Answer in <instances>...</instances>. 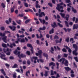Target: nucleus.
<instances>
[{"label":"nucleus","instance_id":"obj_1","mask_svg":"<svg viewBox=\"0 0 78 78\" xmlns=\"http://www.w3.org/2000/svg\"><path fill=\"white\" fill-rule=\"evenodd\" d=\"M58 62H62L61 64H64V65L65 66H67V67L68 66L69 62L68 60H66V58H62L60 59L58 61Z\"/></svg>","mask_w":78,"mask_h":78},{"label":"nucleus","instance_id":"obj_2","mask_svg":"<svg viewBox=\"0 0 78 78\" xmlns=\"http://www.w3.org/2000/svg\"><path fill=\"white\" fill-rule=\"evenodd\" d=\"M73 48H75V49L74 51H73V54L74 55L77 56L78 55V53L76 52L77 51V50H78V46L76 44H73Z\"/></svg>","mask_w":78,"mask_h":78},{"label":"nucleus","instance_id":"obj_3","mask_svg":"<svg viewBox=\"0 0 78 78\" xmlns=\"http://www.w3.org/2000/svg\"><path fill=\"white\" fill-rule=\"evenodd\" d=\"M64 69L66 70L67 72L70 71V70H71L70 73H72L73 74L74 73V72H73V71L72 70H71V68H69V67H64Z\"/></svg>","mask_w":78,"mask_h":78},{"label":"nucleus","instance_id":"obj_4","mask_svg":"<svg viewBox=\"0 0 78 78\" xmlns=\"http://www.w3.org/2000/svg\"><path fill=\"white\" fill-rule=\"evenodd\" d=\"M18 57H19L20 59H21L22 58H25L26 57V55H24L23 53H22L20 55H18Z\"/></svg>","mask_w":78,"mask_h":78},{"label":"nucleus","instance_id":"obj_5","mask_svg":"<svg viewBox=\"0 0 78 78\" xmlns=\"http://www.w3.org/2000/svg\"><path fill=\"white\" fill-rule=\"evenodd\" d=\"M9 28L12 31H16V27L14 26H9Z\"/></svg>","mask_w":78,"mask_h":78},{"label":"nucleus","instance_id":"obj_6","mask_svg":"<svg viewBox=\"0 0 78 78\" xmlns=\"http://www.w3.org/2000/svg\"><path fill=\"white\" fill-rule=\"evenodd\" d=\"M45 29H46V27L45 26H43V28L40 27L39 29L38 30V31H39V32L41 33V30L44 31V30H45Z\"/></svg>","mask_w":78,"mask_h":78},{"label":"nucleus","instance_id":"obj_7","mask_svg":"<svg viewBox=\"0 0 78 78\" xmlns=\"http://www.w3.org/2000/svg\"><path fill=\"white\" fill-rule=\"evenodd\" d=\"M51 27H52L53 28H55L56 27H58V25L56 24V22H54L53 23V24H51Z\"/></svg>","mask_w":78,"mask_h":78},{"label":"nucleus","instance_id":"obj_8","mask_svg":"<svg viewBox=\"0 0 78 78\" xmlns=\"http://www.w3.org/2000/svg\"><path fill=\"white\" fill-rule=\"evenodd\" d=\"M0 57L2 59H3L4 60H6V59L5 58H3V57H5V55L4 54H2V53H1L0 54Z\"/></svg>","mask_w":78,"mask_h":78},{"label":"nucleus","instance_id":"obj_9","mask_svg":"<svg viewBox=\"0 0 78 78\" xmlns=\"http://www.w3.org/2000/svg\"><path fill=\"white\" fill-rule=\"evenodd\" d=\"M45 16V13L44 12H41V13L39 14V17H42V16Z\"/></svg>","mask_w":78,"mask_h":78},{"label":"nucleus","instance_id":"obj_10","mask_svg":"<svg viewBox=\"0 0 78 78\" xmlns=\"http://www.w3.org/2000/svg\"><path fill=\"white\" fill-rule=\"evenodd\" d=\"M62 38H60V39L59 41L58 40V39H56L55 40V42L56 43V44H58V43H61V42L62 41Z\"/></svg>","mask_w":78,"mask_h":78},{"label":"nucleus","instance_id":"obj_11","mask_svg":"<svg viewBox=\"0 0 78 78\" xmlns=\"http://www.w3.org/2000/svg\"><path fill=\"white\" fill-rule=\"evenodd\" d=\"M39 20H40V22L41 23H43V24H44L45 23V20H42V19L41 18H39Z\"/></svg>","mask_w":78,"mask_h":78},{"label":"nucleus","instance_id":"obj_12","mask_svg":"<svg viewBox=\"0 0 78 78\" xmlns=\"http://www.w3.org/2000/svg\"><path fill=\"white\" fill-rule=\"evenodd\" d=\"M3 37L2 38V40L5 43H7V40H6V38H7V36H3Z\"/></svg>","mask_w":78,"mask_h":78},{"label":"nucleus","instance_id":"obj_13","mask_svg":"<svg viewBox=\"0 0 78 78\" xmlns=\"http://www.w3.org/2000/svg\"><path fill=\"white\" fill-rule=\"evenodd\" d=\"M39 2L37 1H36V8H41V6H40V5H39Z\"/></svg>","mask_w":78,"mask_h":78},{"label":"nucleus","instance_id":"obj_14","mask_svg":"<svg viewBox=\"0 0 78 78\" xmlns=\"http://www.w3.org/2000/svg\"><path fill=\"white\" fill-rule=\"evenodd\" d=\"M78 28V24H74L73 26V30H75V29H76L77 30Z\"/></svg>","mask_w":78,"mask_h":78},{"label":"nucleus","instance_id":"obj_15","mask_svg":"<svg viewBox=\"0 0 78 78\" xmlns=\"http://www.w3.org/2000/svg\"><path fill=\"white\" fill-rule=\"evenodd\" d=\"M0 71H1V73H3L4 76H6V73H5V71H4V69H0Z\"/></svg>","mask_w":78,"mask_h":78},{"label":"nucleus","instance_id":"obj_16","mask_svg":"<svg viewBox=\"0 0 78 78\" xmlns=\"http://www.w3.org/2000/svg\"><path fill=\"white\" fill-rule=\"evenodd\" d=\"M16 8V6L15 5H14L12 8H11V12L12 13V12H14V9Z\"/></svg>","mask_w":78,"mask_h":78},{"label":"nucleus","instance_id":"obj_17","mask_svg":"<svg viewBox=\"0 0 78 78\" xmlns=\"http://www.w3.org/2000/svg\"><path fill=\"white\" fill-rule=\"evenodd\" d=\"M39 61L40 62H41V63H43L44 62V60L41 59H37V62L38 63H39Z\"/></svg>","mask_w":78,"mask_h":78},{"label":"nucleus","instance_id":"obj_18","mask_svg":"<svg viewBox=\"0 0 78 78\" xmlns=\"http://www.w3.org/2000/svg\"><path fill=\"white\" fill-rule=\"evenodd\" d=\"M69 17H70L69 15L67 14L66 15V16L64 17V19H66V20L68 21V20H69Z\"/></svg>","mask_w":78,"mask_h":78},{"label":"nucleus","instance_id":"obj_19","mask_svg":"<svg viewBox=\"0 0 78 78\" xmlns=\"http://www.w3.org/2000/svg\"><path fill=\"white\" fill-rule=\"evenodd\" d=\"M71 8L72 11H73L74 13H76V12H77V11H76V9H75L72 6L71 7Z\"/></svg>","mask_w":78,"mask_h":78},{"label":"nucleus","instance_id":"obj_20","mask_svg":"<svg viewBox=\"0 0 78 78\" xmlns=\"http://www.w3.org/2000/svg\"><path fill=\"white\" fill-rule=\"evenodd\" d=\"M56 9L58 10V11H60V10H61V9H63V7L62 6H59V8L58 9V7L56 8Z\"/></svg>","mask_w":78,"mask_h":78},{"label":"nucleus","instance_id":"obj_21","mask_svg":"<svg viewBox=\"0 0 78 78\" xmlns=\"http://www.w3.org/2000/svg\"><path fill=\"white\" fill-rule=\"evenodd\" d=\"M48 71H45V73L44 74V76L47 77V76H48Z\"/></svg>","mask_w":78,"mask_h":78},{"label":"nucleus","instance_id":"obj_22","mask_svg":"<svg viewBox=\"0 0 78 78\" xmlns=\"http://www.w3.org/2000/svg\"><path fill=\"white\" fill-rule=\"evenodd\" d=\"M55 66V63H54L53 62H51L49 63V66Z\"/></svg>","mask_w":78,"mask_h":78},{"label":"nucleus","instance_id":"obj_23","mask_svg":"<svg viewBox=\"0 0 78 78\" xmlns=\"http://www.w3.org/2000/svg\"><path fill=\"white\" fill-rule=\"evenodd\" d=\"M62 5H63V2H62L60 3L59 4H57V6L58 7V9H59V6H62Z\"/></svg>","mask_w":78,"mask_h":78},{"label":"nucleus","instance_id":"obj_24","mask_svg":"<svg viewBox=\"0 0 78 78\" xmlns=\"http://www.w3.org/2000/svg\"><path fill=\"white\" fill-rule=\"evenodd\" d=\"M27 46L28 47H30V48L31 49L33 48L31 44H28L27 45Z\"/></svg>","mask_w":78,"mask_h":78},{"label":"nucleus","instance_id":"obj_25","mask_svg":"<svg viewBox=\"0 0 78 78\" xmlns=\"http://www.w3.org/2000/svg\"><path fill=\"white\" fill-rule=\"evenodd\" d=\"M50 51L51 52L52 54H53V53H54V52H53V51H54V49H53V47H51V50Z\"/></svg>","mask_w":78,"mask_h":78},{"label":"nucleus","instance_id":"obj_26","mask_svg":"<svg viewBox=\"0 0 78 78\" xmlns=\"http://www.w3.org/2000/svg\"><path fill=\"white\" fill-rule=\"evenodd\" d=\"M16 22L19 25H21V22H22V21H21V20H16Z\"/></svg>","mask_w":78,"mask_h":78},{"label":"nucleus","instance_id":"obj_27","mask_svg":"<svg viewBox=\"0 0 78 78\" xmlns=\"http://www.w3.org/2000/svg\"><path fill=\"white\" fill-rule=\"evenodd\" d=\"M60 14L61 16H62V18H64V17H65V16L66 15L65 14L61 13H60Z\"/></svg>","mask_w":78,"mask_h":78},{"label":"nucleus","instance_id":"obj_28","mask_svg":"<svg viewBox=\"0 0 78 78\" xmlns=\"http://www.w3.org/2000/svg\"><path fill=\"white\" fill-rule=\"evenodd\" d=\"M54 33V29L53 28L51 30L49 31V34H51V33Z\"/></svg>","mask_w":78,"mask_h":78},{"label":"nucleus","instance_id":"obj_29","mask_svg":"<svg viewBox=\"0 0 78 78\" xmlns=\"http://www.w3.org/2000/svg\"><path fill=\"white\" fill-rule=\"evenodd\" d=\"M28 73H29V74H30V70H28L26 72V75L28 77Z\"/></svg>","mask_w":78,"mask_h":78},{"label":"nucleus","instance_id":"obj_30","mask_svg":"<svg viewBox=\"0 0 78 78\" xmlns=\"http://www.w3.org/2000/svg\"><path fill=\"white\" fill-rule=\"evenodd\" d=\"M2 46L3 47H4V48H6V47H7L6 44L5 43H2Z\"/></svg>","mask_w":78,"mask_h":78},{"label":"nucleus","instance_id":"obj_31","mask_svg":"<svg viewBox=\"0 0 78 78\" xmlns=\"http://www.w3.org/2000/svg\"><path fill=\"white\" fill-rule=\"evenodd\" d=\"M17 67H18V65L16 64H15L12 67V68H17Z\"/></svg>","mask_w":78,"mask_h":78},{"label":"nucleus","instance_id":"obj_32","mask_svg":"<svg viewBox=\"0 0 78 78\" xmlns=\"http://www.w3.org/2000/svg\"><path fill=\"white\" fill-rule=\"evenodd\" d=\"M5 33H4L3 34L2 33L0 32V36H5Z\"/></svg>","mask_w":78,"mask_h":78},{"label":"nucleus","instance_id":"obj_33","mask_svg":"<svg viewBox=\"0 0 78 78\" xmlns=\"http://www.w3.org/2000/svg\"><path fill=\"white\" fill-rule=\"evenodd\" d=\"M24 5L25 7L26 8H28V5L27 2H24Z\"/></svg>","mask_w":78,"mask_h":78},{"label":"nucleus","instance_id":"obj_34","mask_svg":"<svg viewBox=\"0 0 78 78\" xmlns=\"http://www.w3.org/2000/svg\"><path fill=\"white\" fill-rule=\"evenodd\" d=\"M26 54L29 56H30V54H31V52H30V51H27L26 52Z\"/></svg>","mask_w":78,"mask_h":78},{"label":"nucleus","instance_id":"obj_35","mask_svg":"<svg viewBox=\"0 0 78 78\" xmlns=\"http://www.w3.org/2000/svg\"><path fill=\"white\" fill-rule=\"evenodd\" d=\"M65 23L67 27H69V24L68 23V22H67V21H65Z\"/></svg>","mask_w":78,"mask_h":78},{"label":"nucleus","instance_id":"obj_36","mask_svg":"<svg viewBox=\"0 0 78 78\" xmlns=\"http://www.w3.org/2000/svg\"><path fill=\"white\" fill-rule=\"evenodd\" d=\"M17 74L15 73L13 74V78H16L17 77Z\"/></svg>","mask_w":78,"mask_h":78},{"label":"nucleus","instance_id":"obj_37","mask_svg":"<svg viewBox=\"0 0 78 78\" xmlns=\"http://www.w3.org/2000/svg\"><path fill=\"white\" fill-rule=\"evenodd\" d=\"M5 66L6 67L7 69H9V66H10V65L9 64L7 63L5 64Z\"/></svg>","mask_w":78,"mask_h":78},{"label":"nucleus","instance_id":"obj_38","mask_svg":"<svg viewBox=\"0 0 78 78\" xmlns=\"http://www.w3.org/2000/svg\"><path fill=\"white\" fill-rule=\"evenodd\" d=\"M65 41L67 43L69 42V37H68L67 38H66Z\"/></svg>","mask_w":78,"mask_h":78},{"label":"nucleus","instance_id":"obj_39","mask_svg":"<svg viewBox=\"0 0 78 78\" xmlns=\"http://www.w3.org/2000/svg\"><path fill=\"white\" fill-rule=\"evenodd\" d=\"M57 24L58 26H59V27H63V25L62 24H61V23H58Z\"/></svg>","mask_w":78,"mask_h":78},{"label":"nucleus","instance_id":"obj_40","mask_svg":"<svg viewBox=\"0 0 78 78\" xmlns=\"http://www.w3.org/2000/svg\"><path fill=\"white\" fill-rule=\"evenodd\" d=\"M65 2L67 3H72V2L70 1V0H66L65 1Z\"/></svg>","mask_w":78,"mask_h":78},{"label":"nucleus","instance_id":"obj_41","mask_svg":"<svg viewBox=\"0 0 78 78\" xmlns=\"http://www.w3.org/2000/svg\"><path fill=\"white\" fill-rule=\"evenodd\" d=\"M27 63L28 65H30V64H31V62L30 60H28L27 61Z\"/></svg>","mask_w":78,"mask_h":78},{"label":"nucleus","instance_id":"obj_42","mask_svg":"<svg viewBox=\"0 0 78 78\" xmlns=\"http://www.w3.org/2000/svg\"><path fill=\"white\" fill-rule=\"evenodd\" d=\"M1 6H2L3 8H5V5L4 4V3H2L1 4Z\"/></svg>","mask_w":78,"mask_h":78},{"label":"nucleus","instance_id":"obj_43","mask_svg":"<svg viewBox=\"0 0 78 78\" xmlns=\"http://www.w3.org/2000/svg\"><path fill=\"white\" fill-rule=\"evenodd\" d=\"M62 51H63V52H65V53L67 52V50H66V48H64L63 49H62Z\"/></svg>","mask_w":78,"mask_h":78},{"label":"nucleus","instance_id":"obj_44","mask_svg":"<svg viewBox=\"0 0 78 78\" xmlns=\"http://www.w3.org/2000/svg\"><path fill=\"white\" fill-rule=\"evenodd\" d=\"M18 51H17V49H16L15 51L13 52V53L14 54H16V55H17V53Z\"/></svg>","mask_w":78,"mask_h":78},{"label":"nucleus","instance_id":"obj_45","mask_svg":"<svg viewBox=\"0 0 78 78\" xmlns=\"http://www.w3.org/2000/svg\"><path fill=\"white\" fill-rule=\"evenodd\" d=\"M0 29L2 30V31H4L5 30V27H1Z\"/></svg>","mask_w":78,"mask_h":78},{"label":"nucleus","instance_id":"obj_46","mask_svg":"<svg viewBox=\"0 0 78 78\" xmlns=\"http://www.w3.org/2000/svg\"><path fill=\"white\" fill-rule=\"evenodd\" d=\"M56 65H57V69H59V64L58 62H57L56 63Z\"/></svg>","mask_w":78,"mask_h":78},{"label":"nucleus","instance_id":"obj_47","mask_svg":"<svg viewBox=\"0 0 78 78\" xmlns=\"http://www.w3.org/2000/svg\"><path fill=\"white\" fill-rule=\"evenodd\" d=\"M38 52L40 55H41L42 53V51L41 50H39L38 51Z\"/></svg>","mask_w":78,"mask_h":78},{"label":"nucleus","instance_id":"obj_48","mask_svg":"<svg viewBox=\"0 0 78 78\" xmlns=\"http://www.w3.org/2000/svg\"><path fill=\"white\" fill-rule=\"evenodd\" d=\"M3 50H4V52H5V53H6V52L7 51H9V48H7V49L6 51H5V49L4 48L3 49Z\"/></svg>","mask_w":78,"mask_h":78},{"label":"nucleus","instance_id":"obj_49","mask_svg":"<svg viewBox=\"0 0 78 78\" xmlns=\"http://www.w3.org/2000/svg\"><path fill=\"white\" fill-rule=\"evenodd\" d=\"M54 39H59V37L56 35H55L54 36Z\"/></svg>","mask_w":78,"mask_h":78},{"label":"nucleus","instance_id":"obj_50","mask_svg":"<svg viewBox=\"0 0 78 78\" xmlns=\"http://www.w3.org/2000/svg\"><path fill=\"white\" fill-rule=\"evenodd\" d=\"M21 30H22V31H21V33L22 34H23V33H24V32L23 31H25V29L23 28H22Z\"/></svg>","mask_w":78,"mask_h":78},{"label":"nucleus","instance_id":"obj_51","mask_svg":"<svg viewBox=\"0 0 78 78\" xmlns=\"http://www.w3.org/2000/svg\"><path fill=\"white\" fill-rule=\"evenodd\" d=\"M30 20L28 19V20H26V21H25V23L26 24L28 23V22H30Z\"/></svg>","mask_w":78,"mask_h":78},{"label":"nucleus","instance_id":"obj_52","mask_svg":"<svg viewBox=\"0 0 78 78\" xmlns=\"http://www.w3.org/2000/svg\"><path fill=\"white\" fill-rule=\"evenodd\" d=\"M48 5L51 7H52V6H53V5H52V4H51V3L50 2H49V3H48Z\"/></svg>","mask_w":78,"mask_h":78},{"label":"nucleus","instance_id":"obj_53","mask_svg":"<svg viewBox=\"0 0 78 78\" xmlns=\"http://www.w3.org/2000/svg\"><path fill=\"white\" fill-rule=\"evenodd\" d=\"M74 59H75L76 62H78V57H74Z\"/></svg>","mask_w":78,"mask_h":78},{"label":"nucleus","instance_id":"obj_54","mask_svg":"<svg viewBox=\"0 0 78 78\" xmlns=\"http://www.w3.org/2000/svg\"><path fill=\"white\" fill-rule=\"evenodd\" d=\"M71 5H72V3H69L67 4V6H69V7H70V8H71Z\"/></svg>","mask_w":78,"mask_h":78},{"label":"nucleus","instance_id":"obj_55","mask_svg":"<svg viewBox=\"0 0 78 78\" xmlns=\"http://www.w3.org/2000/svg\"><path fill=\"white\" fill-rule=\"evenodd\" d=\"M43 55L44 57H47L48 56V55L46 54L45 53H43Z\"/></svg>","mask_w":78,"mask_h":78},{"label":"nucleus","instance_id":"obj_56","mask_svg":"<svg viewBox=\"0 0 78 78\" xmlns=\"http://www.w3.org/2000/svg\"><path fill=\"white\" fill-rule=\"evenodd\" d=\"M70 9H70V8L69 7L67 8V10L68 12H70Z\"/></svg>","mask_w":78,"mask_h":78},{"label":"nucleus","instance_id":"obj_57","mask_svg":"<svg viewBox=\"0 0 78 78\" xmlns=\"http://www.w3.org/2000/svg\"><path fill=\"white\" fill-rule=\"evenodd\" d=\"M54 73H53V70H51V75H53Z\"/></svg>","mask_w":78,"mask_h":78},{"label":"nucleus","instance_id":"obj_58","mask_svg":"<svg viewBox=\"0 0 78 78\" xmlns=\"http://www.w3.org/2000/svg\"><path fill=\"white\" fill-rule=\"evenodd\" d=\"M30 51L31 52V54H33L34 53V51H33V48H31Z\"/></svg>","mask_w":78,"mask_h":78},{"label":"nucleus","instance_id":"obj_59","mask_svg":"<svg viewBox=\"0 0 78 78\" xmlns=\"http://www.w3.org/2000/svg\"><path fill=\"white\" fill-rule=\"evenodd\" d=\"M46 37L47 38H48V39H49V38H50V35H49V34H47L46 35Z\"/></svg>","mask_w":78,"mask_h":78},{"label":"nucleus","instance_id":"obj_60","mask_svg":"<svg viewBox=\"0 0 78 78\" xmlns=\"http://www.w3.org/2000/svg\"><path fill=\"white\" fill-rule=\"evenodd\" d=\"M37 44L38 45H40L39 41V40H37Z\"/></svg>","mask_w":78,"mask_h":78},{"label":"nucleus","instance_id":"obj_61","mask_svg":"<svg viewBox=\"0 0 78 78\" xmlns=\"http://www.w3.org/2000/svg\"><path fill=\"white\" fill-rule=\"evenodd\" d=\"M21 42H25V40L24 39H21L20 41Z\"/></svg>","mask_w":78,"mask_h":78},{"label":"nucleus","instance_id":"obj_62","mask_svg":"<svg viewBox=\"0 0 78 78\" xmlns=\"http://www.w3.org/2000/svg\"><path fill=\"white\" fill-rule=\"evenodd\" d=\"M33 59H35V60H37V57H32Z\"/></svg>","mask_w":78,"mask_h":78},{"label":"nucleus","instance_id":"obj_63","mask_svg":"<svg viewBox=\"0 0 78 78\" xmlns=\"http://www.w3.org/2000/svg\"><path fill=\"white\" fill-rule=\"evenodd\" d=\"M61 58V55H58L57 56V58L58 59H59L60 58Z\"/></svg>","mask_w":78,"mask_h":78},{"label":"nucleus","instance_id":"obj_64","mask_svg":"<svg viewBox=\"0 0 78 78\" xmlns=\"http://www.w3.org/2000/svg\"><path fill=\"white\" fill-rule=\"evenodd\" d=\"M12 22V25H16V23H15V22H14V21H13Z\"/></svg>","mask_w":78,"mask_h":78}]
</instances>
